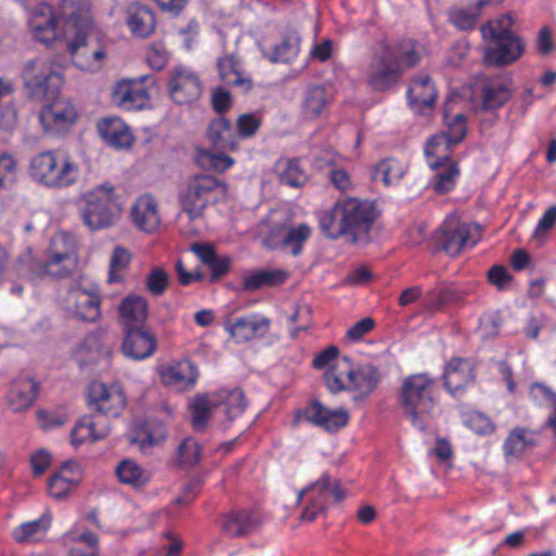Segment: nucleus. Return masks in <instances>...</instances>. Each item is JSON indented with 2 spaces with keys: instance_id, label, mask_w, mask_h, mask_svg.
<instances>
[{
  "instance_id": "f257e3e1",
  "label": "nucleus",
  "mask_w": 556,
  "mask_h": 556,
  "mask_svg": "<svg viewBox=\"0 0 556 556\" xmlns=\"http://www.w3.org/2000/svg\"><path fill=\"white\" fill-rule=\"evenodd\" d=\"M89 26V20L77 0H61L59 16L48 3H40L29 18L34 36L46 45L74 34L75 39L67 46L73 63L84 72L97 73L103 67L106 51L98 41L87 40Z\"/></svg>"
},
{
  "instance_id": "f03ea898",
  "label": "nucleus",
  "mask_w": 556,
  "mask_h": 556,
  "mask_svg": "<svg viewBox=\"0 0 556 556\" xmlns=\"http://www.w3.org/2000/svg\"><path fill=\"white\" fill-rule=\"evenodd\" d=\"M435 380L427 372L407 376L401 386L400 403L413 427L426 431L435 408Z\"/></svg>"
},
{
  "instance_id": "7ed1b4c3",
  "label": "nucleus",
  "mask_w": 556,
  "mask_h": 556,
  "mask_svg": "<svg viewBox=\"0 0 556 556\" xmlns=\"http://www.w3.org/2000/svg\"><path fill=\"white\" fill-rule=\"evenodd\" d=\"M419 61L412 41L397 46H388L370 63L368 85L374 91H387L399 80L404 67L413 66Z\"/></svg>"
},
{
  "instance_id": "20e7f679",
  "label": "nucleus",
  "mask_w": 556,
  "mask_h": 556,
  "mask_svg": "<svg viewBox=\"0 0 556 556\" xmlns=\"http://www.w3.org/2000/svg\"><path fill=\"white\" fill-rule=\"evenodd\" d=\"M29 176L48 188H66L79 178V166L67 155L55 151H42L30 159Z\"/></svg>"
},
{
  "instance_id": "39448f33",
  "label": "nucleus",
  "mask_w": 556,
  "mask_h": 556,
  "mask_svg": "<svg viewBox=\"0 0 556 556\" xmlns=\"http://www.w3.org/2000/svg\"><path fill=\"white\" fill-rule=\"evenodd\" d=\"M79 216L91 231L115 226L122 217V207L114 199V187L104 184L86 193L79 205Z\"/></svg>"
},
{
  "instance_id": "423d86ee",
  "label": "nucleus",
  "mask_w": 556,
  "mask_h": 556,
  "mask_svg": "<svg viewBox=\"0 0 556 556\" xmlns=\"http://www.w3.org/2000/svg\"><path fill=\"white\" fill-rule=\"evenodd\" d=\"M206 137L215 151L200 150L197 153V163L201 167L217 172L230 168L233 160L226 152L239 148L238 136L231 123L222 116L213 119L207 126Z\"/></svg>"
},
{
  "instance_id": "0eeeda50",
  "label": "nucleus",
  "mask_w": 556,
  "mask_h": 556,
  "mask_svg": "<svg viewBox=\"0 0 556 556\" xmlns=\"http://www.w3.org/2000/svg\"><path fill=\"white\" fill-rule=\"evenodd\" d=\"M247 407L244 393L241 389L220 390L216 394H199L190 405L192 426L195 430L204 429L214 412L220 410L228 420L240 416Z\"/></svg>"
},
{
  "instance_id": "6e6552de",
  "label": "nucleus",
  "mask_w": 556,
  "mask_h": 556,
  "mask_svg": "<svg viewBox=\"0 0 556 556\" xmlns=\"http://www.w3.org/2000/svg\"><path fill=\"white\" fill-rule=\"evenodd\" d=\"M49 258L45 262L34 261L30 271L34 277L54 279L68 276L76 267L75 238L64 231L56 232L50 240Z\"/></svg>"
},
{
  "instance_id": "1a4fd4ad",
  "label": "nucleus",
  "mask_w": 556,
  "mask_h": 556,
  "mask_svg": "<svg viewBox=\"0 0 556 556\" xmlns=\"http://www.w3.org/2000/svg\"><path fill=\"white\" fill-rule=\"evenodd\" d=\"M21 78L30 97L40 100L55 98L63 84L60 68L43 56L26 61Z\"/></svg>"
},
{
  "instance_id": "9d476101",
  "label": "nucleus",
  "mask_w": 556,
  "mask_h": 556,
  "mask_svg": "<svg viewBox=\"0 0 556 556\" xmlns=\"http://www.w3.org/2000/svg\"><path fill=\"white\" fill-rule=\"evenodd\" d=\"M226 192V186L212 175H195L187 182L180 195L182 210L191 219L200 217L217 194Z\"/></svg>"
},
{
  "instance_id": "9b49d317",
  "label": "nucleus",
  "mask_w": 556,
  "mask_h": 556,
  "mask_svg": "<svg viewBox=\"0 0 556 556\" xmlns=\"http://www.w3.org/2000/svg\"><path fill=\"white\" fill-rule=\"evenodd\" d=\"M304 496L308 497V503L301 514L304 521H314L319 515L327 511V501L330 496L336 502L345 498L346 493L338 481L332 480L328 472H324L318 480L302 489L298 494V501Z\"/></svg>"
},
{
  "instance_id": "f8f14e48",
  "label": "nucleus",
  "mask_w": 556,
  "mask_h": 556,
  "mask_svg": "<svg viewBox=\"0 0 556 556\" xmlns=\"http://www.w3.org/2000/svg\"><path fill=\"white\" fill-rule=\"evenodd\" d=\"M341 203V222L346 227V237L353 243L367 242L376 218L374 205L357 198H346Z\"/></svg>"
},
{
  "instance_id": "ddd939ff",
  "label": "nucleus",
  "mask_w": 556,
  "mask_h": 556,
  "mask_svg": "<svg viewBox=\"0 0 556 556\" xmlns=\"http://www.w3.org/2000/svg\"><path fill=\"white\" fill-rule=\"evenodd\" d=\"M101 295L97 285L73 283L62 299L68 314L89 323L101 317Z\"/></svg>"
},
{
  "instance_id": "4468645a",
  "label": "nucleus",
  "mask_w": 556,
  "mask_h": 556,
  "mask_svg": "<svg viewBox=\"0 0 556 556\" xmlns=\"http://www.w3.org/2000/svg\"><path fill=\"white\" fill-rule=\"evenodd\" d=\"M126 396L118 384L106 386L102 382H92L89 387L87 405L90 409L103 416L108 421L109 417H117L124 409Z\"/></svg>"
},
{
  "instance_id": "2eb2a0df",
  "label": "nucleus",
  "mask_w": 556,
  "mask_h": 556,
  "mask_svg": "<svg viewBox=\"0 0 556 556\" xmlns=\"http://www.w3.org/2000/svg\"><path fill=\"white\" fill-rule=\"evenodd\" d=\"M76 118L77 112L74 104L65 99H59L45 105L39 114L45 132L53 136L65 134Z\"/></svg>"
},
{
  "instance_id": "dca6fc26",
  "label": "nucleus",
  "mask_w": 556,
  "mask_h": 556,
  "mask_svg": "<svg viewBox=\"0 0 556 556\" xmlns=\"http://www.w3.org/2000/svg\"><path fill=\"white\" fill-rule=\"evenodd\" d=\"M147 79V76H142L139 79L118 81L111 93L112 102L125 111H137L147 108L150 99L148 88L143 86Z\"/></svg>"
},
{
  "instance_id": "f3484780",
  "label": "nucleus",
  "mask_w": 556,
  "mask_h": 556,
  "mask_svg": "<svg viewBox=\"0 0 556 556\" xmlns=\"http://www.w3.org/2000/svg\"><path fill=\"white\" fill-rule=\"evenodd\" d=\"M311 235L312 230L306 224L280 225L270 230L266 243L270 249H281L298 256L302 253L303 244Z\"/></svg>"
},
{
  "instance_id": "a211bd4d",
  "label": "nucleus",
  "mask_w": 556,
  "mask_h": 556,
  "mask_svg": "<svg viewBox=\"0 0 556 556\" xmlns=\"http://www.w3.org/2000/svg\"><path fill=\"white\" fill-rule=\"evenodd\" d=\"M483 60L486 65L507 66L518 61L525 52V43L519 36L489 39Z\"/></svg>"
},
{
  "instance_id": "6ab92c4d",
  "label": "nucleus",
  "mask_w": 556,
  "mask_h": 556,
  "mask_svg": "<svg viewBox=\"0 0 556 556\" xmlns=\"http://www.w3.org/2000/svg\"><path fill=\"white\" fill-rule=\"evenodd\" d=\"M270 327V319L257 314H251L225 321L224 328L236 343H244L254 338H263Z\"/></svg>"
},
{
  "instance_id": "aec40b11",
  "label": "nucleus",
  "mask_w": 556,
  "mask_h": 556,
  "mask_svg": "<svg viewBox=\"0 0 556 556\" xmlns=\"http://www.w3.org/2000/svg\"><path fill=\"white\" fill-rule=\"evenodd\" d=\"M168 92L177 104H187L197 100L202 92L199 77L190 68L178 66L172 72Z\"/></svg>"
},
{
  "instance_id": "412c9836",
  "label": "nucleus",
  "mask_w": 556,
  "mask_h": 556,
  "mask_svg": "<svg viewBox=\"0 0 556 556\" xmlns=\"http://www.w3.org/2000/svg\"><path fill=\"white\" fill-rule=\"evenodd\" d=\"M513 80L505 75L484 77L480 84L482 109L493 111L502 108L513 96Z\"/></svg>"
},
{
  "instance_id": "4be33fe9",
  "label": "nucleus",
  "mask_w": 556,
  "mask_h": 556,
  "mask_svg": "<svg viewBox=\"0 0 556 556\" xmlns=\"http://www.w3.org/2000/svg\"><path fill=\"white\" fill-rule=\"evenodd\" d=\"M475 378V367L468 358L455 357L445 366L444 387L454 397L463 395L466 388L473 383Z\"/></svg>"
},
{
  "instance_id": "5701e85b",
  "label": "nucleus",
  "mask_w": 556,
  "mask_h": 556,
  "mask_svg": "<svg viewBox=\"0 0 556 556\" xmlns=\"http://www.w3.org/2000/svg\"><path fill=\"white\" fill-rule=\"evenodd\" d=\"M342 362L346 365L344 374L349 381L350 391L358 393L354 400L366 397L377 388L381 378L377 367L371 364H364L357 368H352L348 356H343Z\"/></svg>"
},
{
  "instance_id": "b1692460",
  "label": "nucleus",
  "mask_w": 556,
  "mask_h": 556,
  "mask_svg": "<svg viewBox=\"0 0 556 556\" xmlns=\"http://www.w3.org/2000/svg\"><path fill=\"white\" fill-rule=\"evenodd\" d=\"M305 419L326 431H337L348 425L350 415L344 408L330 409L314 400L304 410Z\"/></svg>"
},
{
  "instance_id": "393cba45",
  "label": "nucleus",
  "mask_w": 556,
  "mask_h": 556,
  "mask_svg": "<svg viewBox=\"0 0 556 556\" xmlns=\"http://www.w3.org/2000/svg\"><path fill=\"white\" fill-rule=\"evenodd\" d=\"M122 344L123 354L134 361H142L150 357L156 349V339L152 332L140 328L126 329Z\"/></svg>"
},
{
  "instance_id": "a878e982",
  "label": "nucleus",
  "mask_w": 556,
  "mask_h": 556,
  "mask_svg": "<svg viewBox=\"0 0 556 556\" xmlns=\"http://www.w3.org/2000/svg\"><path fill=\"white\" fill-rule=\"evenodd\" d=\"M471 227L464 223H445L440 228L439 244L450 256H455L466 247H473L476 240L470 239Z\"/></svg>"
},
{
  "instance_id": "bb28decb",
  "label": "nucleus",
  "mask_w": 556,
  "mask_h": 556,
  "mask_svg": "<svg viewBox=\"0 0 556 556\" xmlns=\"http://www.w3.org/2000/svg\"><path fill=\"white\" fill-rule=\"evenodd\" d=\"M407 99L412 110L418 114L430 112L437 101V89L429 75H417L408 90Z\"/></svg>"
},
{
  "instance_id": "cd10ccee",
  "label": "nucleus",
  "mask_w": 556,
  "mask_h": 556,
  "mask_svg": "<svg viewBox=\"0 0 556 556\" xmlns=\"http://www.w3.org/2000/svg\"><path fill=\"white\" fill-rule=\"evenodd\" d=\"M218 76L225 86L235 88L240 92L251 90L253 81L244 71L242 63L232 54L217 59Z\"/></svg>"
},
{
  "instance_id": "c85d7f7f",
  "label": "nucleus",
  "mask_w": 556,
  "mask_h": 556,
  "mask_svg": "<svg viewBox=\"0 0 556 556\" xmlns=\"http://www.w3.org/2000/svg\"><path fill=\"white\" fill-rule=\"evenodd\" d=\"M111 427L103 416H84L72 430V444L78 447L86 442H97L110 433Z\"/></svg>"
},
{
  "instance_id": "c756f323",
  "label": "nucleus",
  "mask_w": 556,
  "mask_h": 556,
  "mask_svg": "<svg viewBox=\"0 0 556 556\" xmlns=\"http://www.w3.org/2000/svg\"><path fill=\"white\" fill-rule=\"evenodd\" d=\"M38 382L29 376L14 379L7 394V404L15 413L29 408L38 393Z\"/></svg>"
},
{
  "instance_id": "7c9ffc66",
  "label": "nucleus",
  "mask_w": 556,
  "mask_h": 556,
  "mask_svg": "<svg viewBox=\"0 0 556 556\" xmlns=\"http://www.w3.org/2000/svg\"><path fill=\"white\" fill-rule=\"evenodd\" d=\"M164 384L177 390H187L195 386L199 378L198 367L188 359L172 363L161 374Z\"/></svg>"
},
{
  "instance_id": "2f4dec72",
  "label": "nucleus",
  "mask_w": 556,
  "mask_h": 556,
  "mask_svg": "<svg viewBox=\"0 0 556 556\" xmlns=\"http://www.w3.org/2000/svg\"><path fill=\"white\" fill-rule=\"evenodd\" d=\"M101 138L115 149L130 148L134 141L130 128L119 117H106L99 122Z\"/></svg>"
},
{
  "instance_id": "473e14b6",
  "label": "nucleus",
  "mask_w": 556,
  "mask_h": 556,
  "mask_svg": "<svg viewBox=\"0 0 556 556\" xmlns=\"http://www.w3.org/2000/svg\"><path fill=\"white\" fill-rule=\"evenodd\" d=\"M301 37L295 30H287L281 35L278 42L268 48H263V54L271 63H290L294 61L300 52Z\"/></svg>"
},
{
  "instance_id": "72a5a7b5",
  "label": "nucleus",
  "mask_w": 556,
  "mask_h": 556,
  "mask_svg": "<svg viewBox=\"0 0 556 556\" xmlns=\"http://www.w3.org/2000/svg\"><path fill=\"white\" fill-rule=\"evenodd\" d=\"M147 315V301L139 295H128L118 306V320L124 330L143 327Z\"/></svg>"
},
{
  "instance_id": "f704fd0d",
  "label": "nucleus",
  "mask_w": 556,
  "mask_h": 556,
  "mask_svg": "<svg viewBox=\"0 0 556 556\" xmlns=\"http://www.w3.org/2000/svg\"><path fill=\"white\" fill-rule=\"evenodd\" d=\"M126 25L131 34L139 38H148L155 29V16L151 9L140 3H131L126 11Z\"/></svg>"
},
{
  "instance_id": "c9c22d12",
  "label": "nucleus",
  "mask_w": 556,
  "mask_h": 556,
  "mask_svg": "<svg viewBox=\"0 0 556 556\" xmlns=\"http://www.w3.org/2000/svg\"><path fill=\"white\" fill-rule=\"evenodd\" d=\"M255 515L248 510H233L222 519V530L230 538H241L253 533L258 528Z\"/></svg>"
},
{
  "instance_id": "e433bc0d",
  "label": "nucleus",
  "mask_w": 556,
  "mask_h": 556,
  "mask_svg": "<svg viewBox=\"0 0 556 556\" xmlns=\"http://www.w3.org/2000/svg\"><path fill=\"white\" fill-rule=\"evenodd\" d=\"M80 479V468L75 462H65L60 471L55 472L48 482L49 494L56 498H63Z\"/></svg>"
},
{
  "instance_id": "4c0bfd02",
  "label": "nucleus",
  "mask_w": 556,
  "mask_h": 556,
  "mask_svg": "<svg viewBox=\"0 0 556 556\" xmlns=\"http://www.w3.org/2000/svg\"><path fill=\"white\" fill-rule=\"evenodd\" d=\"M131 218L137 228L153 231L160 224L155 200L149 194L139 197L131 207Z\"/></svg>"
},
{
  "instance_id": "58836bf2",
  "label": "nucleus",
  "mask_w": 556,
  "mask_h": 556,
  "mask_svg": "<svg viewBox=\"0 0 556 556\" xmlns=\"http://www.w3.org/2000/svg\"><path fill=\"white\" fill-rule=\"evenodd\" d=\"M428 162L430 167L437 170L432 182L434 191L441 194L450 192L455 187L459 175L457 165L447 155H443L441 161L435 162H432L429 156Z\"/></svg>"
},
{
  "instance_id": "ea45409f",
  "label": "nucleus",
  "mask_w": 556,
  "mask_h": 556,
  "mask_svg": "<svg viewBox=\"0 0 556 556\" xmlns=\"http://www.w3.org/2000/svg\"><path fill=\"white\" fill-rule=\"evenodd\" d=\"M275 172L280 184L292 188L303 187L308 179L306 172L303 169L298 159L278 160L275 164Z\"/></svg>"
},
{
  "instance_id": "a19ab883",
  "label": "nucleus",
  "mask_w": 556,
  "mask_h": 556,
  "mask_svg": "<svg viewBox=\"0 0 556 556\" xmlns=\"http://www.w3.org/2000/svg\"><path fill=\"white\" fill-rule=\"evenodd\" d=\"M118 480L136 489L146 485L150 479V472L132 459L122 460L115 468Z\"/></svg>"
},
{
  "instance_id": "79ce46f5",
  "label": "nucleus",
  "mask_w": 556,
  "mask_h": 556,
  "mask_svg": "<svg viewBox=\"0 0 556 556\" xmlns=\"http://www.w3.org/2000/svg\"><path fill=\"white\" fill-rule=\"evenodd\" d=\"M448 22L459 30L473 29L480 17V13L473 2L459 3L452 7L447 13Z\"/></svg>"
},
{
  "instance_id": "37998d69",
  "label": "nucleus",
  "mask_w": 556,
  "mask_h": 556,
  "mask_svg": "<svg viewBox=\"0 0 556 556\" xmlns=\"http://www.w3.org/2000/svg\"><path fill=\"white\" fill-rule=\"evenodd\" d=\"M342 203L338 201L330 210L324 212L319 217V228L329 239L346 237V227L341 222Z\"/></svg>"
},
{
  "instance_id": "c03bdc74",
  "label": "nucleus",
  "mask_w": 556,
  "mask_h": 556,
  "mask_svg": "<svg viewBox=\"0 0 556 556\" xmlns=\"http://www.w3.org/2000/svg\"><path fill=\"white\" fill-rule=\"evenodd\" d=\"M406 173V165L396 159L389 157L378 163L372 172V178L389 187L396 185Z\"/></svg>"
},
{
  "instance_id": "a18cd8bd",
  "label": "nucleus",
  "mask_w": 556,
  "mask_h": 556,
  "mask_svg": "<svg viewBox=\"0 0 556 556\" xmlns=\"http://www.w3.org/2000/svg\"><path fill=\"white\" fill-rule=\"evenodd\" d=\"M447 131L441 132L428 139L425 147V154L427 157L434 154L432 148L444 147L446 150L458 144L467 134L466 125H452L447 124Z\"/></svg>"
},
{
  "instance_id": "49530a36",
  "label": "nucleus",
  "mask_w": 556,
  "mask_h": 556,
  "mask_svg": "<svg viewBox=\"0 0 556 556\" xmlns=\"http://www.w3.org/2000/svg\"><path fill=\"white\" fill-rule=\"evenodd\" d=\"M329 100L330 96L325 87L313 86L308 88L302 102L303 114L309 118L319 116L328 105Z\"/></svg>"
},
{
  "instance_id": "de8ad7c7",
  "label": "nucleus",
  "mask_w": 556,
  "mask_h": 556,
  "mask_svg": "<svg viewBox=\"0 0 556 556\" xmlns=\"http://www.w3.org/2000/svg\"><path fill=\"white\" fill-rule=\"evenodd\" d=\"M165 427L162 422L148 421L141 430L129 438V441L138 444L140 450L146 452L160 444L165 439Z\"/></svg>"
},
{
  "instance_id": "09e8293b",
  "label": "nucleus",
  "mask_w": 556,
  "mask_h": 556,
  "mask_svg": "<svg viewBox=\"0 0 556 556\" xmlns=\"http://www.w3.org/2000/svg\"><path fill=\"white\" fill-rule=\"evenodd\" d=\"M534 435L527 428L513 429L504 441L503 450L506 456H520L525 450L534 445Z\"/></svg>"
},
{
  "instance_id": "8fccbe9b",
  "label": "nucleus",
  "mask_w": 556,
  "mask_h": 556,
  "mask_svg": "<svg viewBox=\"0 0 556 556\" xmlns=\"http://www.w3.org/2000/svg\"><path fill=\"white\" fill-rule=\"evenodd\" d=\"M51 519L49 516L43 515L36 520H31L16 527L12 535L18 543L38 540L50 527Z\"/></svg>"
},
{
  "instance_id": "3c124183",
  "label": "nucleus",
  "mask_w": 556,
  "mask_h": 556,
  "mask_svg": "<svg viewBox=\"0 0 556 556\" xmlns=\"http://www.w3.org/2000/svg\"><path fill=\"white\" fill-rule=\"evenodd\" d=\"M287 275L283 270H258L244 278L243 289L255 291L266 286H275L286 280Z\"/></svg>"
},
{
  "instance_id": "603ef678",
  "label": "nucleus",
  "mask_w": 556,
  "mask_h": 556,
  "mask_svg": "<svg viewBox=\"0 0 556 556\" xmlns=\"http://www.w3.org/2000/svg\"><path fill=\"white\" fill-rule=\"evenodd\" d=\"M515 23V20L510 13L503 14L502 16L489 21L486 24L482 25L480 28L481 35L484 39H495L503 37H513L517 36L511 27Z\"/></svg>"
},
{
  "instance_id": "864d4df0",
  "label": "nucleus",
  "mask_w": 556,
  "mask_h": 556,
  "mask_svg": "<svg viewBox=\"0 0 556 556\" xmlns=\"http://www.w3.org/2000/svg\"><path fill=\"white\" fill-rule=\"evenodd\" d=\"M81 349L87 353L92 354L91 358L94 361L98 356L108 355L111 351L105 339V333L102 330L88 333L81 343Z\"/></svg>"
},
{
  "instance_id": "5fc2aeb1",
  "label": "nucleus",
  "mask_w": 556,
  "mask_h": 556,
  "mask_svg": "<svg viewBox=\"0 0 556 556\" xmlns=\"http://www.w3.org/2000/svg\"><path fill=\"white\" fill-rule=\"evenodd\" d=\"M99 540L94 533L85 532L75 538V545L71 547V556H98Z\"/></svg>"
},
{
  "instance_id": "6e6d98bb",
  "label": "nucleus",
  "mask_w": 556,
  "mask_h": 556,
  "mask_svg": "<svg viewBox=\"0 0 556 556\" xmlns=\"http://www.w3.org/2000/svg\"><path fill=\"white\" fill-rule=\"evenodd\" d=\"M201 452L193 438H186L177 448V459L182 467H192L200 462Z\"/></svg>"
},
{
  "instance_id": "4d7b16f0",
  "label": "nucleus",
  "mask_w": 556,
  "mask_h": 556,
  "mask_svg": "<svg viewBox=\"0 0 556 556\" xmlns=\"http://www.w3.org/2000/svg\"><path fill=\"white\" fill-rule=\"evenodd\" d=\"M130 262V253L123 247H116L110 260L109 282H117L122 279L117 273L124 270Z\"/></svg>"
},
{
  "instance_id": "13d9d810",
  "label": "nucleus",
  "mask_w": 556,
  "mask_h": 556,
  "mask_svg": "<svg viewBox=\"0 0 556 556\" xmlns=\"http://www.w3.org/2000/svg\"><path fill=\"white\" fill-rule=\"evenodd\" d=\"M529 395L539 406H551L556 408V393L544 383L533 382L530 386Z\"/></svg>"
},
{
  "instance_id": "bf43d9fd",
  "label": "nucleus",
  "mask_w": 556,
  "mask_h": 556,
  "mask_svg": "<svg viewBox=\"0 0 556 556\" xmlns=\"http://www.w3.org/2000/svg\"><path fill=\"white\" fill-rule=\"evenodd\" d=\"M289 332L292 339H296L301 331L311 328V311L308 307H300L289 316Z\"/></svg>"
},
{
  "instance_id": "052dcab7",
  "label": "nucleus",
  "mask_w": 556,
  "mask_h": 556,
  "mask_svg": "<svg viewBox=\"0 0 556 556\" xmlns=\"http://www.w3.org/2000/svg\"><path fill=\"white\" fill-rule=\"evenodd\" d=\"M464 422L469 429L481 435H489L495 430V425L491 419L480 412L468 414Z\"/></svg>"
},
{
  "instance_id": "680f3d73",
  "label": "nucleus",
  "mask_w": 556,
  "mask_h": 556,
  "mask_svg": "<svg viewBox=\"0 0 556 556\" xmlns=\"http://www.w3.org/2000/svg\"><path fill=\"white\" fill-rule=\"evenodd\" d=\"M261 126V121L254 114H242L237 119L236 134L238 141L252 137Z\"/></svg>"
},
{
  "instance_id": "e2e57ef3",
  "label": "nucleus",
  "mask_w": 556,
  "mask_h": 556,
  "mask_svg": "<svg viewBox=\"0 0 556 556\" xmlns=\"http://www.w3.org/2000/svg\"><path fill=\"white\" fill-rule=\"evenodd\" d=\"M168 286V275L160 267L153 268L147 276V288L153 295H161Z\"/></svg>"
},
{
  "instance_id": "0e129e2a",
  "label": "nucleus",
  "mask_w": 556,
  "mask_h": 556,
  "mask_svg": "<svg viewBox=\"0 0 556 556\" xmlns=\"http://www.w3.org/2000/svg\"><path fill=\"white\" fill-rule=\"evenodd\" d=\"M148 64L153 70H162L168 62V52L162 42H153L149 46L147 53Z\"/></svg>"
},
{
  "instance_id": "69168bd1",
  "label": "nucleus",
  "mask_w": 556,
  "mask_h": 556,
  "mask_svg": "<svg viewBox=\"0 0 556 556\" xmlns=\"http://www.w3.org/2000/svg\"><path fill=\"white\" fill-rule=\"evenodd\" d=\"M325 383L330 393L336 394L343 391H350L349 382L344 383L342 374L337 371L336 367H330L326 370Z\"/></svg>"
},
{
  "instance_id": "338daca9",
  "label": "nucleus",
  "mask_w": 556,
  "mask_h": 556,
  "mask_svg": "<svg viewBox=\"0 0 556 556\" xmlns=\"http://www.w3.org/2000/svg\"><path fill=\"white\" fill-rule=\"evenodd\" d=\"M15 169L16 164L12 155L8 153L0 154V187L14 180Z\"/></svg>"
},
{
  "instance_id": "774afa93",
  "label": "nucleus",
  "mask_w": 556,
  "mask_h": 556,
  "mask_svg": "<svg viewBox=\"0 0 556 556\" xmlns=\"http://www.w3.org/2000/svg\"><path fill=\"white\" fill-rule=\"evenodd\" d=\"M339 356V350L334 345H330L327 349L319 352L313 359V367L316 369H325L333 367L331 364L333 361H336ZM336 368L338 367L334 366Z\"/></svg>"
}]
</instances>
